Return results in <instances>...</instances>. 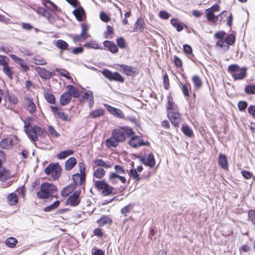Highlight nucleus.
<instances>
[{
    "instance_id": "f257e3e1",
    "label": "nucleus",
    "mask_w": 255,
    "mask_h": 255,
    "mask_svg": "<svg viewBox=\"0 0 255 255\" xmlns=\"http://www.w3.org/2000/svg\"><path fill=\"white\" fill-rule=\"evenodd\" d=\"M135 133L132 128L128 126H123L114 129L110 137L106 140L108 147H117L120 142L125 141L126 137H129Z\"/></svg>"
},
{
    "instance_id": "f03ea898",
    "label": "nucleus",
    "mask_w": 255,
    "mask_h": 255,
    "mask_svg": "<svg viewBox=\"0 0 255 255\" xmlns=\"http://www.w3.org/2000/svg\"><path fill=\"white\" fill-rule=\"evenodd\" d=\"M95 186L98 190H102L101 194L103 196L115 195L117 193L123 194L127 188V186L125 185L115 188L110 185L105 180L95 181Z\"/></svg>"
},
{
    "instance_id": "7ed1b4c3",
    "label": "nucleus",
    "mask_w": 255,
    "mask_h": 255,
    "mask_svg": "<svg viewBox=\"0 0 255 255\" xmlns=\"http://www.w3.org/2000/svg\"><path fill=\"white\" fill-rule=\"evenodd\" d=\"M57 190V187L53 184L44 182L41 184L40 190L37 192L36 196L40 199H47Z\"/></svg>"
},
{
    "instance_id": "20e7f679",
    "label": "nucleus",
    "mask_w": 255,
    "mask_h": 255,
    "mask_svg": "<svg viewBox=\"0 0 255 255\" xmlns=\"http://www.w3.org/2000/svg\"><path fill=\"white\" fill-rule=\"evenodd\" d=\"M115 172H110L109 181V182L115 185L118 183V181L120 180L122 183H125L127 182L126 178L120 174H123L125 173V170L124 168L121 165H116L114 166Z\"/></svg>"
},
{
    "instance_id": "39448f33",
    "label": "nucleus",
    "mask_w": 255,
    "mask_h": 255,
    "mask_svg": "<svg viewBox=\"0 0 255 255\" xmlns=\"http://www.w3.org/2000/svg\"><path fill=\"white\" fill-rule=\"evenodd\" d=\"M228 71L234 80H241L247 76V68L245 67L240 68L237 64H231L228 67Z\"/></svg>"
},
{
    "instance_id": "423d86ee",
    "label": "nucleus",
    "mask_w": 255,
    "mask_h": 255,
    "mask_svg": "<svg viewBox=\"0 0 255 255\" xmlns=\"http://www.w3.org/2000/svg\"><path fill=\"white\" fill-rule=\"evenodd\" d=\"M62 168L58 163H50L44 170V173L49 175H51L53 180H58L61 176Z\"/></svg>"
},
{
    "instance_id": "0eeeda50",
    "label": "nucleus",
    "mask_w": 255,
    "mask_h": 255,
    "mask_svg": "<svg viewBox=\"0 0 255 255\" xmlns=\"http://www.w3.org/2000/svg\"><path fill=\"white\" fill-rule=\"evenodd\" d=\"M102 74L109 80L123 83L125 82L124 78L118 72H113L108 69H104L102 72Z\"/></svg>"
},
{
    "instance_id": "6e6552de",
    "label": "nucleus",
    "mask_w": 255,
    "mask_h": 255,
    "mask_svg": "<svg viewBox=\"0 0 255 255\" xmlns=\"http://www.w3.org/2000/svg\"><path fill=\"white\" fill-rule=\"evenodd\" d=\"M48 134L46 130L42 129L40 127L35 126L32 128L30 133H29V138L33 141L38 140L37 136L45 137Z\"/></svg>"
},
{
    "instance_id": "1a4fd4ad",
    "label": "nucleus",
    "mask_w": 255,
    "mask_h": 255,
    "mask_svg": "<svg viewBox=\"0 0 255 255\" xmlns=\"http://www.w3.org/2000/svg\"><path fill=\"white\" fill-rule=\"evenodd\" d=\"M130 137H131L128 143L133 148H137L141 146H148L149 145V143L148 141L144 142L140 136L135 135L134 134Z\"/></svg>"
},
{
    "instance_id": "9d476101",
    "label": "nucleus",
    "mask_w": 255,
    "mask_h": 255,
    "mask_svg": "<svg viewBox=\"0 0 255 255\" xmlns=\"http://www.w3.org/2000/svg\"><path fill=\"white\" fill-rule=\"evenodd\" d=\"M116 68L118 70L122 69L124 73L128 76H134L138 74L137 69L134 67L124 65L117 64Z\"/></svg>"
},
{
    "instance_id": "9b49d317",
    "label": "nucleus",
    "mask_w": 255,
    "mask_h": 255,
    "mask_svg": "<svg viewBox=\"0 0 255 255\" xmlns=\"http://www.w3.org/2000/svg\"><path fill=\"white\" fill-rule=\"evenodd\" d=\"M167 116L171 124L175 127H178L181 121L180 114L176 110L171 111L168 112Z\"/></svg>"
},
{
    "instance_id": "f8f14e48",
    "label": "nucleus",
    "mask_w": 255,
    "mask_h": 255,
    "mask_svg": "<svg viewBox=\"0 0 255 255\" xmlns=\"http://www.w3.org/2000/svg\"><path fill=\"white\" fill-rule=\"evenodd\" d=\"M81 194L80 190H76L73 194L70 195L68 199L67 203L71 206H76L78 205L80 202V195Z\"/></svg>"
},
{
    "instance_id": "ddd939ff",
    "label": "nucleus",
    "mask_w": 255,
    "mask_h": 255,
    "mask_svg": "<svg viewBox=\"0 0 255 255\" xmlns=\"http://www.w3.org/2000/svg\"><path fill=\"white\" fill-rule=\"evenodd\" d=\"M35 70L41 78L46 80L50 79L55 75V72H49L45 68H41L40 67H36Z\"/></svg>"
},
{
    "instance_id": "4468645a",
    "label": "nucleus",
    "mask_w": 255,
    "mask_h": 255,
    "mask_svg": "<svg viewBox=\"0 0 255 255\" xmlns=\"http://www.w3.org/2000/svg\"><path fill=\"white\" fill-rule=\"evenodd\" d=\"M73 14L79 21H82L86 18L85 11L80 4L73 11Z\"/></svg>"
},
{
    "instance_id": "2eb2a0df",
    "label": "nucleus",
    "mask_w": 255,
    "mask_h": 255,
    "mask_svg": "<svg viewBox=\"0 0 255 255\" xmlns=\"http://www.w3.org/2000/svg\"><path fill=\"white\" fill-rule=\"evenodd\" d=\"M51 110L52 112L57 115L58 117L63 121L70 122L71 119L69 118L68 114H65L64 112L60 111L59 108L57 107L51 106Z\"/></svg>"
},
{
    "instance_id": "dca6fc26",
    "label": "nucleus",
    "mask_w": 255,
    "mask_h": 255,
    "mask_svg": "<svg viewBox=\"0 0 255 255\" xmlns=\"http://www.w3.org/2000/svg\"><path fill=\"white\" fill-rule=\"evenodd\" d=\"M72 179L73 181V183H76V186L78 185V181H79V185H84L82 187L85 190L84 184L86 180V175L77 173L74 174L72 176Z\"/></svg>"
},
{
    "instance_id": "f3484780",
    "label": "nucleus",
    "mask_w": 255,
    "mask_h": 255,
    "mask_svg": "<svg viewBox=\"0 0 255 255\" xmlns=\"http://www.w3.org/2000/svg\"><path fill=\"white\" fill-rule=\"evenodd\" d=\"M97 223L100 227L106 225L111 226L113 223V219L109 216L102 215L97 220Z\"/></svg>"
},
{
    "instance_id": "a211bd4d",
    "label": "nucleus",
    "mask_w": 255,
    "mask_h": 255,
    "mask_svg": "<svg viewBox=\"0 0 255 255\" xmlns=\"http://www.w3.org/2000/svg\"><path fill=\"white\" fill-rule=\"evenodd\" d=\"M76 183H71L64 187L61 191V195L62 197H65L68 196L76 188Z\"/></svg>"
},
{
    "instance_id": "6ab92c4d",
    "label": "nucleus",
    "mask_w": 255,
    "mask_h": 255,
    "mask_svg": "<svg viewBox=\"0 0 255 255\" xmlns=\"http://www.w3.org/2000/svg\"><path fill=\"white\" fill-rule=\"evenodd\" d=\"M218 164L223 169L226 170L228 168V161L225 154L220 153L218 157Z\"/></svg>"
},
{
    "instance_id": "aec40b11",
    "label": "nucleus",
    "mask_w": 255,
    "mask_h": 255,
    "mask_svg": "<svg viewBox=\"0 0 255 255\" xmlns=\"http://www.w3.org/2000/svg\"><path fill=\"white\" fill-rule=\"evenodd\" d=\"M71 99V94L69 92H65L60 96V104L61 106H66L70 102Z\"/></svg>"
},
{
    "instance_id": "412c9836",
    "label": "nucleus",
    "mask_w": 255,
    "mask_h": 255,
    "mask_svg": "<svg viewBox=\"0 0 255 255\" xmlns=\"http://www.w3.org/2000/svg\"><path fill=\"white\" fill-rule=\"evenodd\" d=\"M11 57L15 63L20 66L21 68L24 72H27L29 70V66L24 62L22 59L19 58L14 54H12Z\"/></svg>"
},
{
    "instance_id": "4be33fe9",
    "label": "nucleus",
    "mask_w": 255,
    "mask_h": 255,
    "mask_svg": "<svg viewBox=\"0 0 255 255\" xmlns=\"http://www.w3.org/2000/svg\"><path fill=\"white\" fill-rule=\"evenodd\" d=\"M103 45L105 47H107L108 50L112 53L115 54L118 52L119 49L117 46L115 44V43L111 41H104L103 42Z\"/></svg>"
},
{
    "instance_id": "5701e85b",
    "label": "nucleus",
    "mask_w": 255,
    "mask_h": 255,
    "mask_svg": "<svg viewBox=\"0 0 255 255\" xmlns=\"http://www.w3.org/2000/svg\"><path fill=\"white\" fill-rule=\"evenodd\" d=\"M171 24L176 28L178 32L182 31L184 27L187 28V25L184 24L182 22L178 20L177 18H172L170 20Z\"/></svg>"
},
{
    "instance_id": "b1692460",
    "label": "nucleus",
    "mask_w": 255,
    "mask_h": 255,
    "mask_svg": "<svg viewBox=\"0 0 255 255\" xmlns=\"http://www.w3.org/2000/svg\"><path fill=\"white\" fill-rule=\"evenodd\" d=\"M12 176L10 171L5 168H3L0 171V180L2 182H5Z\"/></svg>"
},
{
    "instance_id": "393cba45",
    "label": "nucleus",
    "mask_w": 255,
    "mask_h": 255,
    "mask_svg": "<svg viewBox=\"0 0 255 255\" xmlns=\"http://www.w3.org/2000/svg\"><path fill=\"white\" fill-rule=\"evenodd\" d=\"M144 22L143 19L138 18L134 24L133 31L142 32L144 29Z\"/></svg>"
},
{
    "instance_id": "a878e982",
    "label": "nucleus",
    "mask_w": 255,
    "mask_h": 255,
    "mask_svg": "<svg viewBox=\"0 0 255 255\" xmlns=\"http://www.w3.org/2000/svg\"><path fill=\"white\" fill-rule=\"evenodd\" d=\"M77 164V160L74 157H70L65 162V167L66 170L72 169Z\"/></svg>"
},
{
    "instance_id": "bb28decb",
    "label": "nucleus",
    "mask_w": 255,
    "mask_h": 255,
    "mask_svg": "<svg viewBox=\"0 0 255 255\" xmlns=\"http://www.w3.org/2000/svg\"><path fill=\"white\" fill-rule=\"evenodd\" d=\"M181 90L182 91V93H183L184 96L185 97L188 98L190 97V93L189 92H191V87L190 84L188 82H186L185 83L182 84L181 83Z\"/></svg>"
},
{
    "instance_id": "cd10ccee",
    "label": "nucleus",
    "mask_w": 255,
    "mask_h": 255,
    "mask_svg": "<svg viewBox=\"0 0 255 255\" xmlns=\"http://www.w3.org/2000/svg\"><path fill=\"white\" fill-rule=\"evenodd\" d=\"M7 202L10 205H16L18 201L17 195L14 193H10L7 197Z\"/></svg>"
},
{
    "instance_id": "c85d7f7f",
    "label": "nucleus",
    "mask_w": 255,
    "mask_h": 255,
    "mask_svg": "<svg viewBox=\"0 0 255 255\" xmlns=\"http://www.w3.org/2000/svg\"><path fill=\"white\" fill-rule=\"evenodd\" d=\"M66 88L68 90L67 92H69L71 94V97L73 96L74 98H77L79 97L80 94L79 91L73 85H68L67 86Z\"/></svg>"
},
{
    "instance_id": "c756f323",
    "label": "nucleus",
    "mask_w": 255,
    "mask_h": 255,
    "mask_svg": "<svg viewBox=\"0 0 255 255\" xmlns=\"http://www.w3.org/2000/svg\"><path fill=\"white\" fill-rule=\"evenodd\" d=\"M155 164V159L152 153L148 154L146 160H145V165L152 168Z\"/></svg>"
},
{
    "instance_id": "7c9ffc66",
    "label": "nucleus",
    "mask_w": 255,
    "mask_h": 255,
    "mask_svg": "<svg viewBox=\"0 0 255 255\" xmlns=\"http://www.w3.org/2000/svg\"><path fill=\"white\" fill-rule=\"evenodd\" d=\"M224 40L227 45H228L229 46L230 45H232L235 42L236 36L232 33H230L225 38Z\"/></svg>"
},
{
    "instance_id": "2f4dec72",
    "label": "nucleus",
    "mask_w": 255,
    "mask_h": 255,
    "mask_svg": "<svg viewBox=\"0 0 255 255\" xmlns=\"http://www.w3.org/2000/svg\"><path fill=\"white\" fill-rule=\"evenodd\" d=\"M56 46L62 50H68V44L63 40L59 39L57 41Z\"/></svg>"
},
{
    "instance_id": "473e14b6",
    "label": "nucleus",
    "mask_w": 255,
    "mask_h": 255,
    "mask_svg": "<svg viewBox=\"0 0 255 255\" xmlns=\"http://www.w3.org/2000/svg\"><path fill=\"white\" fill-rule=\"evenodd\" d=\"M17 240L14 237L8 238L5 241V244L9 248H14L17 244Z\"/></svg>"
},
{
    "instance_id": "72a5a7b5",
    "label": "nucleus",
    "mask_w": 255,
    "mask_h": 255,
    "mask_svg": "<svg viewBox=\"0 0 255 255\" xmlns=\"http://www.w3.org/2000/svg\"><path fill=\"white\" fill-rule=\"evenodd\" d=\"M104 113V110L102 109H96L90 113V117L93 119H95L103 116Z\"/></svg>"
},
{
    "instance_id": "f704fd0d",
    "label": "nucleus",
    "mask_w": 255,
    "mask_h": 255,
    "mask_svg": "<svg viewBox=\"0 0 255 255\" xmlns=\"http://www.w3.org/2000/svg\"><path fill=\"white\" fill-rule=\"evenodd\" d=\"M74 151L72 150H66L61 151L57 155V157L59 159H62L65 158L66 157L73 154Z\"/></svg>"
},
{
    "instance_id": "c9c22d12",
    "label": "nucleus",
    "mask_w": 255,
    "mask_h": 255,
    "mask_svg": "<svg viewBox=\"0 0 255 255\" xmlns=\"http://www.w3.org/2000/svg\"><path fill=\"white\" fill-rule=\"evenodd\" d=\"M134 205L132 204H129L124 208H123L121 210V213L122 215H123L125 217L127 216V214L130 212L133 209Z\"/></svg>"
},
{
    "instance_id": "e433bc0d",
    "label": "nucleus",
    "mask_w": 255,
    "mask_h": 255,
    "mask_svg": "<svg viewBox=\"0 0 255 255\" xmlns=\"http://www.w3.org/2000/svg\"><path fill=\"white\" fill-rule=\"evenodd\" d=\"M192 80L196 88L199 89L202 87V81L199 76L194 75L192 78Z\"/></svg>"
},
{
    "instance_id": "4c0bfd02",
    "label": "nucleus",
    "mask_w": 255,
    "mask_h": 255,
    "mask_svg": "<svg viewBox=\"0 0 255 255\" xmlns=\"http://www.w3.org/2000/svg\"><path fill=\"white\" fill-rule=\"evenodd\" d=\"M27 110L31 113L33 114L36 111V107L32 100L28 98L27 105Z\"/></svg>"
},
{
    "instance_id": "58836bf2",
    "label": "nucleus",
    "mask_w": 255,
    "mask_h": 255,
    "mask_svg": "<svg viewBox=\"0 0 255 255\" xmlns=\"http://www.w3.org/2000/svg\"><path fill=\"white\" fill-rule=\"evenodd\" d=\"M182 131L185 135L188 137H191L193 134L192 129L187 125H183Z\"/></svg>"
},
{
    "instance_id": "ea45409f",
    "label": "nucleus",
    "mask_w": 255,
    "mask_h": 255,
    "mask_svg": "<svg viewBox=\"0 0 255 255\" xmlns=\"http://www.w3.org/2000/svg\"><path fill=\"white\" fill-rule=\"evenodd\" d=\"M59 205L60 201L57 200L50 206L45 207L43 210L45 212H50L57 208L59 206Z\"/></svg>"
},
{
    "instance_id": "a19ab883",
    "label": "nucleus",
    "mask_w": 255,
    "mask_h": 255,
    "mask_svg": "<svg viewBox=\"0 0 255 255\" xmlns=\"http://www.w3.org/2000/svg\"><path fill=\"white\" fill-rule=\"evenodd\" d=\"M207 13L206 16L207 18L209 21H212L213 22H216V21L219 18V16H216L212 11H209V10L206 9Z\"/></svg>"
},
{
    "instance_id": "79ce46f5",
    "label": "nucleus",
    "mask_w": 255,
    "mask_h": 255,
    "mask_svg": "<svg viewBox=\"0 0 255 255\" xmlns=\"http://www.w3.org/2000/svg\"><path fill=\"white\" fill-rule=\"evenodd\" d=\"M106 171L101 168H97L94 172V176L99 179L102 178L105 175Z\"/></svg>"
},
{
    "instance_id": "37998d69",
    "label": "nucleus",
    "mask_w": 255,
    "mask_h": 255,
    "mask_svg": "<svg viewBox=\"0 0 255 255\" xmlns=\"http://www.w3.org/2000/svg\"><path fill=\"white\" fill-rule=\"evenodd\" d=\"M11 140L8 138L2 139L0 142V146L3 149H8L11 145Z\"/></svg>"
},
{
    "instance_id": "c03bdc74",
    "label": "nucleus",
    "mask_w": 255,
    "mask_h": 255,
    "mask_svg": "<svg viewBox=\"0 0 255 255\" xmlns=\"http://www.w3.org/2000/svg\"><path fill=\"white\" fill-rule=\"evenodd\" d=\"M44 6L50 10H56L57 9V6L53 2L49 0H47L44 3Z\"/></svg>"
},
{
    "instance_id": "a18cd8bd",
    "label": "nucleus",
    "mask_w": 255,
    "mask_h": 255,
    "mask_svg": "<svg viewBox=\"0 0 255 255\" xmlns=\"http://www.w3.org/2000/svg\"><path fill=\"white\" fill-rule=\"evenodd\" d=\"M3 71L10 79H13L12 72L10 67L8 65L7 63L3 66Z\"/></svg>"
},
{
    "instance_id": "49530a36",
    "label": "nucleus",
    "mask_w": 255,
    "mask_h": 255,
    "mask_svg": "<svg viewBox=\"0 0 255 255\" xmlns=\"http://www.w3.org/2000/svg\"><path fill=\"white\" fill-rule=\"evenodd\" d=\"M245 92L249 95L255 94V85H248L245 88Z\"/></svg>"
},
{
    "instance_id": "de8ad7c7",
    "label": "nucleus",
    "mask_w": 255,
    "mask_h": 255,
    "mask_svg": "<svg viewBox=\"0 0 255 255\" xmlns=\"http://www.w3.org/2000/svg\"><path fill=\"white\" fill-rule=\"evenodd\" d=\"M45 97L46 101L49 103L51 104H54L55 103V98L52 94L47 93L45 94Z\"/></svg>"
},
{
    "instance_id": "09e8293b",
    "label": "nucleus",
    "mask_w": 255,
    "mask_h": 255,
    "mask_svg": "<svg viewBox=\"0 0 255 255\" xmlns=\"http://www.w3.org/2000/svg\"><path fill=\"white\" fill-rule=\"evenodd\" d=\"M248 103L245 101H240L238 102V108L240 111H244L248 107Z\"/></svg>"
},
{
    "instance_id": "8fccbe9b",
    "label": "nucleus",
    "mask_w": 255,
    "mask_h": 255,
    "mask_svg": "<svg viewBox=\"0 0 255 255\" xmlns=\"http://www.w3.org/2000/svg\"><path fill=\"white\" fill-rule=\"evenodd\" d=\"M23 122L24 124V127L25 131L27 134L29 136V133H30L31 130L33 127L31 126V123L27 122L26 120H23Z\"/></svg>"
},
{
    "instance_id": "3c124183",
    "label": "nucleus",
    "mask_w": 255,
    "mask_h": 255,
    "mask_svg": "<svg viewBox=\"0 0 255 255\" xmlns=\"http://www.w3.org/2000/svg\"><path fill=\"white\" fill-rule=\"evenodd\" d=\"M248 220L255 226V210H250L248 212Z\"/></svg>"
},
{
    "instance_id": "603ef678",
    "label": "nucleus",
    "mask_w": 255,
    "mask_h": 255,
    "mask_svg": "<svg viewBox=\"0 0 255 255\" xmlns=\"http://www.w3.org/2000/svg\"><path fill=\"white\" fill-rule=\"evenodd\" d=\"M129 175L132 177L136 181H138L140 180V177L135 169H131L129 170Z\"/></svg>"
},
{
    "instance_id": "864d4df0",
    "label": "nucleus",
    "mask_w": 255,
    "mask_h": 255,
    "mask_svg": "<svg viewBox=\"0 0 255 255\" xmlns=\"http://www.w3.org/2000/svg\"><path fill=\"white\" fill-rule=\"evenodd\" d=\"M118 46L121 48H126L127 45L124 37H121L117 39Z\"/></svg>"
},
{
    "instance_id": "5fc2aeb1",
    "label": "nucleus",
    "mask_w": 255,
    "mask_h": 255,
    "mask_svg": "<svg viewBox=\"0 0 255 255\" xmlns=\"http://www.w3.org/2000/svg\"><path fill=\"white\" fill-rule=\"evenodd\" d=\"M87 37H85L84 35L80 34H76L73 37V40L74 42H82L83 40L87 39Z\"/></svg>"
},
{
    "instance_id": "6e6d98bb",
    "label": "nucleus",
    "mask_w": 255,
    "mask_h": 255,
    "mask_svg": "<svg viewBox=\"0 0 255 255\" xmlns=\"http://www.w3.org/2000/svg\"><path fill=\"white\" fill-rule=\"evenodd\" d=\"M225 43V41L224 39L219 40L216 43V45L223 48L224 50L227 51L229 49V46L225 45L224 44Z\"/></svg>"
},
{
    "instance_id": "4d7b16f0",
    "label": "nucleus",
    "mask_w": 255,
    "mask_h": 255,
    "mask_svg": "<svg viewBox=\"0 0 255 255\" xmlns=\"http://www.w3.org/2000/svg\"><path fill=\"white\" fill-rule=\"evenodd\" d=\"M100 18L103 21L108 22L110 20L109 15L104 11H101L100 14Z\"/></svg>"
},
{
    "instance_id": "13d9d810",
    "label": "nucleus",
    "mask_w": 255,
    "mask_h": 255,
    "mask_svg": "<svg viewBox=\"0 0 255 255\" xmlns=\"http://www.w3.org/2000/svg\"><path fill=\"white\" fill-rule=\"evenodd\" d=\"M81 25L82 28L81 34H82V35H84L85 37H86L87 38H88V35L87 34V31L88 30L89 27L87 24L85 23H81Z\"/></svg>"
},
{
    "instance_id": "bf43d9fd",
    "label": "nucleus",
    "mask_w": 255,
    "mask_h": 255,
    "mask_svg": "<svg viewBox=\"0 0 255 255\" xmlns=\"http://www.w3.org/2000/svg\"><path fill=\"white\" fill-rule=\"evenodd\" d=\"M163 81L164 88L166 90H168L169 88L170 84H169L168 76L167 73H165L164 75L163 78Z\"/></svg>"
},
{
    "instance_id": "052dcab7",
    "label": "nucleus",
    "mask_w": 255,
    "mask_h": 255,
    "mask_svg": "<svg viewBox=\"0 0 255 255\" xmlns=\"http://www.w3.org/2000/svg\"><path fill=\"white\" fill-rule=\"evenodd\" d=\"M48 129L50 134L54 137H57L59 136V133H58L56 130L54 128L51 126H49L48 127Z\"/></svg>"
},
{
    "instance_id": "680f3d73",
    "label": "nucleus",
    "mask_w": 255,
    "mask_h": 255,
    "mask_svg": "<svg viewBox=\"0 0 255 255\" xmlns=\"http://www.w3.org/2000/svg\"><path fill=\"white\" fill-rule=\"evenodd\" d=\"M114 33V29L113 27L110 25L107 26V31L104 33V37L108 38L109 35H112Z\"/></svg>"
},
{
    "instance_id": "e2e57ef3",
    "label": "nucleus",
    "mask_w": 255,
    "mask_h": 255,
    "mask_svg": "<svg viewBox=\"0 0 255 255\" xmlns=\"http://www.w3.org/2000/svg\"><path fill=\"white\" fill-rule=\"evenodd\" d=\"M159 16L162 19H167L170 16V14L166 10H161L159 12Z\"/></svg>"
},
{
    "instance_id": "0e129e2a",
    "label": "nucleus",
    "mask_w": 255,
    "mask_h": 255,
    "mask_svg": "<svg viewBox=\"0 0 255 255\" xmlns=\"http://www.w3.org/2000/svg\"><path fill=\"white\" fill-rule=\"evenodd\" d=\"M226 34V33L224 31H220L216 33L214 35V37L219 40L224 39Z\"/></svg>"
},
{
    "instance_id": "69168bd1",
    "label": "nucleus",
    "mask_w": 255,
    "mask_h": 255,
    "mask_svg": "<svg viewBox=\"0 0 255 255\" xmlns=\"http://www.w3.org/2000/svg\"><path fill=\"white\" fill-rule=\"evenodd\" d=\"M183 51L186 55L192 54V48L189 45L184 44L183 45Z\"/></svg>"
},
{
    "instance_id": "338daca9",
    "label": "nucleus",
    "mask_w": 255,
    "mask_h": 255,
    "mask_svg": "<svg viewBox=\"0 0 255 255\" xmlns=\"http://www.w3.org/2000/svg\"><path fill=\"white\" fill-rule=\"evenodd\" d=\"M242 176L247 179H251L253 177V174L250 172L246 170L241 171Z\"/></svg>"
},
{
    "instance_id": "774afa93",
    "label": "nucleus",
    "mask_w": 255,
    "mask_h": 255,
    "mask_svg": "<svg viewBox=\"0 0 255 255\" xmlns=\"http://www.w3.org/2000/svg\"><path fill=\"white\" fill-rule=\"evenodd\" d=\"M92 255H105L104 252L100 249H95L92 250Z\"/></svg>"
}]
</instances>
